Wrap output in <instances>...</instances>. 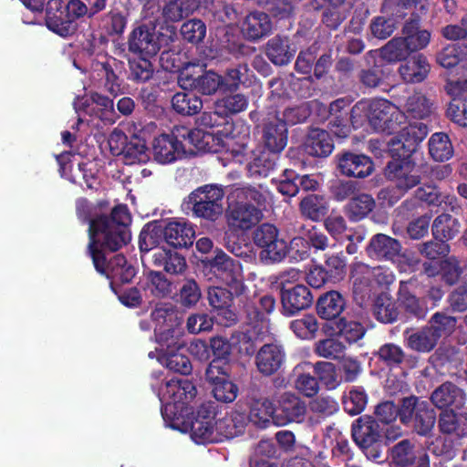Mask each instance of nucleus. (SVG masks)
<instances>
[{"mask_svg":"<svg viewBox=\"0 0 467 467\" xmlns=\"http://www.w3.org/2000/svg\"><path fill=\"white\" fill-rule=\"evenodd\" d=\"M367 395L360 387H353L344 397V408L348 414H359L366 407Z\"/></svg>","mask_w":467,"mask_h":467,"instance_id":"nucleus-60","label":"nucleus"},{"mask_svg":"<svg viewBox=\"0 0 467 467\" xmlns=\"http://www.w3.org/2000/svg\"><path fill=\"white\" fill-rule=\"evenodd\" d=\"M428 276L441 275L448 284H453L460 276L461 270L455 258L450 257L441 262H431L424 265Z\"/></svg>","mask_w":467,"mask_h":467,"instance_id":"nucleus-42","label":"nucleus"},{"mask_svg":"<svg viewBox=\"0 0 467 467\" xmlns=\"http://www.w3.org/2000/svg\"><path fill=\"white\" fill-rule=\"evenodd\" d=\"M131 217L126 205H117L111 213V217L99 216V221L91 223L88 228L89 239L91 234L100 236L105 244L111 250L116 251L130 240L129 225Z\"/></svg>","mask_w":467,"mask_h":467,"instance_id":"nucleus-6","label":"nucleus"},{"mask_svg":"<svg viewBox=\"0 0 467 467\" xmlns=\"http://www.w3.org/2000/svg\"><path fill=\"white\" fill-rule=\"evenodd\" d=\"M410 50L403 37H395L386 44L381 49L382 57L389 62L405 59Z\"/></svg>","mask_w":467,"mask_h":467,"instance_id":"nucleus-57","label":"nucleus"},{"mask_svg":"<svg viewBox=\"0 0 467 467\" xmlns=\"http://www.w3.org/2000/svg\"><path fill=\"white\" fill-rule=\"evenodd\" d=\"M382 429L371 416L359 417L352 425V437L361 449H368L381 438Z\"/></svg>","mask_w":467,"mask_h":467,"instance_id":"nucleus-23","label":"nucleus"},{"mask_svg":"<svg viewBox=\"0 0 467 467\" xmlns=\"http://www.w3.org/2000/svg\"><path fill=\"white\" fill-rule=\"evenodd\" d=\"M303 366L299 365L295 368L296 379H295L294 386L296 389L306 397H313L317 394L319 385L317 379L309 373L301 372Z\"/></svg>","mask_w":467,"mask_h":467,"instance_id":"nucleus-58","label":"nucleus"},{"mask_svg":"<svg viewBox=\"0 0 467 467\" xmlns=\"http://www.w3.org/2000/svg\"><path fill=\"white\" fill-rule=\"evenodd\" d=\"M374 199L366 193L358 194L350 199L346 206V213L353 221L365 218L374 208Z\"/></svg>","mask_w":467,"mask_h":467,"instance_id":"nucleus-49","label":"nucleus"},{"mask_svg":"<svg viewBox=\"0 0 467 467\" xmlns=\"http://www.w3.org/2000/svg\"><path fill=\"white\" fill-rule=\"evenodd\" d=\"M402 33L410 52L423 49L431 40V32L420 27L418 18L408 21L403 26Z\"/></svg>","mask_w":467,"mask_h":467,"instance_id":"nucleus-35","label":"nucleus"},{"mask_svg":"<svg viewBox=\"0 0 467 467\" xmlns=\"http://www.w3.org/2000/svg\"><path fill=\"white\" fill-rule=\"evenodd\" d=\"M275 302L272 296L263 295L254 296L250 304L246 305V312L252 321L263 320L264 317L275 309Z\"/></svg>","mask_w":467,"mask_h":467,"instance_id":"nucleus-52","label":"nucleus"},{"mask_svg":"<svg viewBox=\"0 0 467 467\" xmlns=\"http://www.w3.org/2000/svg\"><path fill=\"white\" fill-rule=\"evenodd\" d=\"M404 107L408 117L414 119L425 120L434 113L432 102L420 92L410 96Z\"/></svg>","mask_w":467,"mask_h":467,"instance_id":"nucleus-39","label":"nucleus"},{"mask_svg":"<svg viewBox=\"0 0 467 467\" xmlns=\"http://www.w3.org/2000/svg\"><path fill=\"white\" fill-rule=\"evenodd\" d=\"M194 66H187L179 75L178 83L183 89H196L203 95H213L219 88H223V78L213 71H208L202 76L193 77L192 68Z\"/></svg>","mask_w":467,"mask_h":467,"instance_id":"nucleus-17","label":"nucleus"},{"mask_svg":"<svg viewBox=\"0 0 467 467\" xmlns=\"http://www.w3.org/2000/svg\"><path fill=\"white\" fill-rule=\"evenodd\" d=\"M460 223L448 213H442L435 218L432 223V234L442 242L452 239L459 232Z\"/></svg>","mask_w":467,"mask_h":467,"instance_id":"nucleus-45","label":"nucleus"},{"mask_svg":"<svg viewBox=\"0 0 467 467\" xmlns=\"http://www.w3.org/2000/svg\"><path fill=\"white\" fill-rule=\"evenodd\" d=\"M374 312L377 318L383 323L394 322L399 315L392 298L385 293L378 296L375 302Z\"/></svg>","mask_w":467,"mask_h":467,"instance_id":"nucleus-55","label":"nucleus"},{"mask_svg":"<svg viewBox=\"0 0 467 467\" xmlns=\"http://www.w3.org/2000/svg\"><path fill=\"white\" fill-rule=\"evenodd\" d=\"M285 352L276 344H265L255 356V365L258 371L265 376L275 373L283 365Z\"/></svg>","mask_w":467,"mask_h":467,"instance_id":"nucleus-27","label":"nucleus"},{"mask_svg":"<svg viewBox=\"0 0 467 467\" xmlns=\"http://www.w3.org/2000/svg\"><path fill=\"white\" fill-rule=\"evenodd\" d=\"M436 336L433 335L432 329L424 328L421 331L411 334L408 338V346L417 351L426 352L433 348L437 342Z\"/></svg>","mask_w":467,"mask_h":467,"instance_id":"nucleus-59","label":"nucleus"},{"mask_svg":"<svg viewBox=\"0 0 467 467\" xmlns=\"http://www.w3.org/2000/svg\"><path fill=\"white\" fill-rule=\"evenodd\" d=\"M405 119V115L386 99L361 100L351 110V120L355 128L361 126L367 120L377 131L397 133L389 142L401 138L400 134L405 127L423 124L422 122L406 124L403 121Z\"/></svg>","mask_w":467,"mask_h":467,"instance_id":"nucleus-3","label":"nucleus"},{"mask_svg":"<svg viewBox=\"0 0 467 467\" xmlns=\"http://www.w3.org/2000/svg\"><path fill=\"white\" fill-rule=\"evenodd\" d=\"M340 172L348 177L365 178L374 170L371 159L364 154L347 151L338 157Z\"/></svg>","mask_w":467,"mask_h":467,"instance_id":"nucleus-24","label":"nucleus"},{"mask_svg":"<svg viewBox=\"0 0 467 467\" xmlns=\"http://www.w3.org/2000/svg\"><path fill=\"white\" fill-rule=\"evenodd\" d=\"M275 410L269 400H257L251 406L249 420L259 428H265L271 420L275 422Z\"/></svg>","mask_w":467,"mask_h":467,"instance_id":"nucleus-43","label":"nucleus"},{"mask_svg":"<svg viewBox=\"0 0 467 467\" xmlns=\"http://www.w3.org/2000/svg\"><path fill=\"white\" fill-rule=\"evenodd\" d=\"M344 345L336 338L329 337L316 343L315 352L322 358L336 359L344 352Z\"/></svg>","mask_w":467,"mask_h":467,"instance_id":"nucleus-63","label":"nucleus"},{"mask_svg":"<svg viewBox=\"0 0 467 467\" xmlns=\"http://www.w3.org/2000/svg\"><path fill=\"white\" fill-rule=\"evenodd\" d=\"M223 197L222 187L205 185L193 191L188 196V202L192 204V212L197 217L214 222L223 213Z\"/></svg>","mask_w":467,"mask_h":467,"instance_id":"nucleus-10","label":"nucleus"},{"mask_svg":"<svg viewBox=\"0 0 467 467\" xmlns=\"http://www.w3.org/2000/svg\"><path fill=\"white\" fill-rule=\"evenodd\" d=\"M439 427L443 433L467 436V413L456 414L452 410H446L440 416Z\"/></svg>","mask_w":467,"mask_h":467,"instance_id":"nucleus-41","label":"nucleus"},{"mask_svg":"<svg viewBox=\"0 0 467 467\" xmlns=\"http://www.w3.org/2000/svg\"><path fill=\"white\" fill-rule=\"evenodd\" d=\"M410 283H400L399 297L400 304L414 316L418 317H423L427 312L428 307L424 302L420 301L414 295L410 292Z\"/></svg>","mask_w":467,"mask_h":467,"instance_id":"nucleus-56","label":"nucleus"},{"mask_svg":"<svg viewBox=\"0 0 467 467\" xmlns=\"http://www.w3.org/2000/svg\"><path fill=\"white\" fill-rule=\"evenodd\" d=\"M163 236L165 242L173 247H187L192 244L195 231L186 221L174 220L166 224Z\"/></svg>","mask_w":467,"mask_h":467,"instance_id":"nucleus-28","label":"nucleus"},{"mask_svg":"<svg viewBox=\"0 0 467 467\" xmlns=\"http://www.w3.org/2000/svg\"><path fill=\"white\" fill-rule=\"evenodd\" d=\"M286 38L280 36H275L271 38L267 43L266 55L268 58L275 65L287 64L295 50H290Z\"/></svg>","mask_w":467,"mask_h":467,"instance_id":"nucleus-47","label":"nucleus"},{"mask_svg":"<svg viewBox=\"0 0 467 467\" xmlns=\"http://www.w3.org/2000/svg\"><path fill=\"white\" fill-rule=\"evenodd\" d=\"M290 328L295 335L302 339H310L314 337L318 330V324L314 316H305L300 319L291 322Z\"/></svg>","mask_w":467,"mask_h":467,"instance_id":"nucleus-61","label":"nucleus"},{"mask_svg":"<svg viewBox=\"0 0 467 467\" xmlns=\"http://www.w3.org/2000/svg\"><path fill=\"white\" fill-rule=\"evenodd\" d=\"M430 72L427 58L420 54L414 56L400 67V74L404 81L419 83L425 79Z\"/></svg>","mask_w":467,"mask_h":467,"instance_id":"nucleus-33","label":"nucleus"},{"mask_svg":"<svg viewBox=\"0 0 467 467\" xmlns=\"http://www.w3.org/2000/svg\"><path fill=\"white\" fill-rule=\"evenodd\" d=\"M197 9V0H171L164 5L162 15L168 21L178 22Z\"/></svg>","mask_w":467,"mask_h":467,"instance_id":"nucleus-44","label":"nucleus"},{"mask_svg":"<svg viewBox=\"0 0 467 467\" xmlns=\"http://www.w3.org/2000/svg\"><path fill=\"white\" fill-rule=\"evenodd\" d=\"M152 320L156 323L154 331L159 343L160 333L171 337L169 330L179 329L177 327V314L171 305L161 304L151 313Z\"/></svg>","mask_w":467,"mask_h":467,"instance_id":"nucleus-32","label":"nucleus"},{"mask_svg":"<svg viewBox=\"0 0 467 467\" xmlns=\"http://www.w3.org/2000/svg\"><path fill=\"white\" fill-rule=\"evenodd\" d=\"M329 210L328 200L323 195L309 194L300 202L302 215L314 222L321 220Z\"/></svg>","mask_w":467,"mask_h":467,"instance_id":"nucleus-38","label":"nucleus"},{"mask_svg":"<svg viewBox=\"0 0 467 467\" xmlns=\"http://www.w3.org/2000/svg\"><path fill=\"white\" fill-rule=\"evenodd\" d=\"M427 133L426 124L410 125L402 129L401 138L389 142V150L393 160L389 162L386 174L403 192L420 182V169L410 160V156Z\"/></svg>","mask_w":467,"mask_h":467,"instance_id":"nucleus-2","label":"nucleus"},{"mask_svg":"<svg viewBox=\"0 0 467 467\" xmlns=\"http://www.w3.org/2000/svg\"><path fill=\"white\" fill-rule=\"evenodd\" d=\"M205 377L212 386V392L216 400L230 403L236 399L239 389L229 379V371L225 364L221 365L218 360H213L206 369Z\"/></svg>","mask_w":467,"mask_h":467,"instance_id":"nucleus-13","label":"nucleus"},{"mask_svg":"<svg viewBox=\"0 0 467 467\" xmlns=\"http://www.w3.org/2000/svg\"><path fill=\"white\" fill-rule=\"evenodd\" d=\"M171 103L174 110L182 115H194L202 107L201 99L192 93H176Z\"/></svg>","mask_w":467,"mask_h":467,"instance_id":"nucleus-51","label":"nucleus"},{"mask_svg":"<svg viewBox=\"0 0 467 467\" xmlns=\"http://www.w3.org/2000/svg\"><path fill=\"white\" fill-rule=\"evenodd\" d=\"M152 260L156 265L163 266L167 273L173 275L182 274L186 268L184 257L177 252L164 247L154 251Z\"/></svg>","mask_w":467,"mask_h":467,"instance_id":"nucleus-37","label":"nucleus"},{"mask_svg":"<svg viewBox=\"0 0 467 467\" xmlns=\"http://www.w3.org/2000/svg\"><path fill=\"white\" fill-rule=\"evenodd\" d=\"M204 275L208 280L218 279L234 290L236 296L244 291L243 269L239 261L217 251L215 256L204 262Z\"/></svg>","mask_w":467,"mask_h":467,"instance_id":"nucleus-9","label":"nucleus"},{"mask_svg":"<svg viewBox=\"0 0 467 467\" xmlns=\"http://www.w3.org/2000/svg\"><path fill=\"white\" fill-rule=\"evenodd\" d=\"M234 290H226L220 286L208 289V301L214 311L216 320L223 327H229L236 321V314L232 308V296Z\"/></svg>","mask_w":467,"mask_h":467,"instance_id":"nucleus-20","label":"nucleus"},{"mask_svg":"<svg viewBox=\"0 0 467 467\" xmlns=\"http://www.w3.org/2000/svg\"><path fill=\"white\" fill-rule=\"evenodd\" d=\"M338 410V405L330 397H319L309 402V410L313 414L309 418L312 424L320 422L321 420L334 414Z\"/></svg>","mask_w":467,"mask_h":467,"instance_id":"nucleus-50","label":"nucleus"},{"mask_svg":"<svg viewBox=\"0 0 467 467\" xmlns=\"http://www.w3.org/2000/svg\"><path fill=\"white\" fill-rule=\"evenodd\" d=\"M152 389L161 403V415L165 424L181 432H190L197 444L218 442L215 421L207 406H202L197 416L193 410L197 406L196 387L188 379L163 378L162 372L153 374Z\"/></svg>","mask_w":467,"mask_h":467,"instance_id":"nucleus-1","label":"nucleus"},{"mask_svg":"<svg viewBox=\"0 0 467 467\" xmlns=\"http://www.w3.org/2000/svg\"><path fill=\"white\" fill-rule=\"evenodd\" d=\"M248 106V100L242 94L227 96L215 102V108L223 114H234L244 110Z\"/></svg>","mask_w":467,"mask_h":467,"instance_id":"nucleus-62","label":"nucleus"},{"mask_svg":"<svg viewBox=\"0 0 467 467\" xmlns=\"http://www.w3.org/2000/svg\"><path fill=\"white\" fill-rule=\"evenodd\" d=\"M400 417L404 423L414 420V427L420 435L428 434L433 428L436 420L435 411L429 407L426 401L416 397L403 400Z\"/></svg>","mask_w":467,"mask_h":467,"instance_id":"nucleus-12","label":"nucleus"},{"mask_svg":"<svg viewBox=\"0 0 467 467\" xmlns=\"http://www.w3.org/2000/svg\"><path fill=\"white\" fill-rule=\"evenodd\" d=\"M299 109H288L284 113L285 121L276 119L274 122L265 125L264 140L267 151L274 154L283 150L286 145V124H295L306 119V114L298 116Z\"/></svg>","mask_w":467,"mask_h":467,"instance_id":"nucleus-14","label":"nucleus"},{"mask_svg":"<svg viewBox=\"0 0 467 467\" xmlns=\"http://www.w3.org/2000/svg\"><path fill=\"white\" fill-rule=\"evenodd\" d=\"M127 164L144 163L149 160V152L144 140L132 137L122 153Z\"/></svg>","mask_w":467,"mask_h":467,"instance_id":"nucleus-53","label":"nucleus"},{"mask_svg":"<svg viewBox=\"0 0 467 467\" xmlns=\"http://www.w3.org/2000/svg\"><path fill=\"white\" fill-rule=\"evenodd\" d=\"M181 34L184 40L190 43H199L206 35V26L200 19H191L182 24Z\"/></svg>","mask_w":467,"mask_h":467,"instance_id":"nucleus-64","label":"nucleus"},{"mask_svg":"<svg viewBox=\"0 0 467 467\" xmlns=\"http://www.w3.org/2000/svg\"><path fill=\"white\" fill-rule=\"evenodd\" d=\"M106 249L111 251L105 244L104 240H101L99 234H91L88 251L96 270L108 278H116L124 283L131 281L136 275L135 268L128 265L125 257L121 254H117L108 261Z\"/></svg>","mask_w":467,"mask_h":467,"instance_id":"nucleus-7","label":"nucleus"},{"mask_svg":"<svg viewBox=\"0 0 467 467\" xmlns=\"http://www.w3.org/2000/svg\"><path fill=\"white\" fill-rule=\"evenodd\" d=\"M391 462L395 467H429V457L421 450H413L407 441H402L391 451Z\"/></svg>","mask_w":467,"mask_h":467,"instance_id":"nucleus-25","label":"nucleus"},{"mask_svg":"<svg viewBox=\"0 0 467 467\" xmlns=\"http://www.w3.org/2000/svg\"><path fill=\"white\" fill-rule=\"evenodd\" d=\"M60 166L59 171L62 177L71 182H79L85 163L78 161L75 156L69 152H64L57 157Z\"/></svg>","mask_w":467,"mask_h":467,"instance_id":"nucleus-48","label":"nucleus"},{"mask_svg":"<svg viewBox=\"0 0 467 467\" xmlns=\"http://www.w3.org/2000/svg\"><path fill=\"white\" fill-rule=\"evenodd\" d=\"M267 195V192L251 186L234 189L226 213L229 227L247 231L256 225L263 218L262 207Z\"/></svg>","mask_w":467,"mask_h":467,"instance_id":"nucleus-5","label":"nucleus"},{"mask_svg":"<svg viewBox=\"0 0 467 467\" xmlns=\"http://www.w3.org/2000/svg\"><path fill=\"white\" fill-rule=\"evenodd\" d=\"M445 88L451 97L447 109L448 117L456 124L467 127V80L449 79Z\"/></svg>","mask_w":467,"mask_h":467,"instance_id":"nucleus-19","label":"nucleus"},{"mask_svg":"<svg viewBox=\"0 0 467 467\" xmlns=\"http://www.w3.org/2000/svg\"><path fill=\"white\" fill-rule=\"evenodd\" d=\"M334 149L333 140L327 131L313 129L306 142V151L315 157H327Z\"/></svg>","mask_w":467,"mask_h":467,"instance_id":"nucleus-34","label":"nucleus"},{"mask_svg":"<svg viewBox=\"0 0 467 467\" xmlns=\"http://www.w3.org/2000/svg\"><path fill=\"white\" fill-rule=\"evenodd\" d=\"M275 165V155L266 150L257 149L253 151L248 162V171L254 177H266Z\"/></svg>","mask_w":467,"mask_h":467,"instance_id":"nucleus-40","label":"nucleus"},{"mask_svg":"<svg viewBox=\"0 0 467 467\" xmlns=\"http://www.w3.org/2000/svg\"><path fill=\"white\" fill-rule=\"evenodd\" d=\"M275 424L284 426L290 422H302L306 413V403L296 394L284 392L277 399Z\"/></svg>","mask_w":467,"mask_h":467,"instance_id":"nucleus-18","label":"nucleus"},{"mask_svg":"<svg viewBox=\"0 0 467 467\" xmlns=\"http://www.w3.org/2000/svg\"><path fill=\"white\" fill-rule=\"evenodd\" d=\"M429 152L436 161H448L453 155L452 144L446 133L437 132L429 140Z\"/></svg>","mask_w":467,"mask_h":467,"instance_id":"nucleus-46","label":"nucleus"},{"mask_svg":"<svg viewBox=\"0 0 467 467\" xmlns=\"http://www.w3.org/2000/svg\"><path fill=\"white\" fill-rule=\"evenodd\" d=\"M169 41L170 36L158 31L152 23H147L139 25L131 31L128 44L130 51L151 57Z\"/></svg>","mask_w":467,"mask_h":467,"instance_id":"nucleus-11","label":"nucleus"},{"mask_svg":"<svg viewBox=\"0 0 467 467\" xmlns=\"http://www.w3.org/2000/svg\"><path fill=\"white\" fill-rule=\"evenodd\" d=\"M159 333V347L156 348V353L150 352L149 357L150 358H157L159 362L170 370L184 375L190 374L192 367L183 353L185 347L182 340V330L172 329L171 337H166L163 333Z\"/></svg>","mask_w":467,"mask_h":467,"instance_id":"nucleus-8","label":"nucleus"},{"mask_svg":"<svg viewBox=\"0 0 467 467\" xmlns=\"http://www.w3.org/2000/svg\"><path fill=\"white\" fill-rule=\"evenodd\" d=\"M401 245L396 239L383 234H375L367 247L369 257L375 259H386L392 262L401 257Z\"/></svg>","mask_w":467,"mask_h":467,"instance_id":"nucleus-26","label":"nucleus"},{"mask_svg":"<svg viewBox=\"0 0 467 467\" xmlns=\"http://www.w3.org/2000/svg\"><path fill=\"white\" fill-rule=\"evenodd\" d=\"M175 127L171 134L162 133L154 137L151 150L154 160L161 164H169L182 159L187 152L186 145L177 134Z\"/></svg>","mask_w":467,"mask_h":467,"instance_id":"nucleus-16","label":"nucleus"},{"mask_svg":"<svg viewBox=\"0 0 467 467\" xmlns=\"http://www.w3.org/2000/svg\"><path fill=\"white\" fill-rule=\"evenodd\" d=\"M431 402L439 409L461 408L465 402V395L461 389L451 382L438 387L431 396Z\"/></svg>","mask_w":467,"mask_h":467,"instance_id":"nucleus-29","label":"nucleus"},{"mask_svg":"<svg viewBox=\"0 0 467 467\" xmlns=\"http://www.w3.org/2000/svg\"><path fill=\"white\" fill-rule=\"evenodd\" d=\"M345 305V299L338 292L329 291L319 297L317 311L321 318L333 319L342 313Z\"/></svg>","mask_w":467,"mask_h":467,"instance_id":"nucleus-36","label":"nucleus"},{"mask_svg":"<svg viewBox=\"0 0 467 467\" xmlns=\"http://www.w3.org/2000/svg\"><path fill=\"white\" fill-rule=\"evenodd\" d=\"M74 108L78 113L82 110L89 115H96L102 120L110 123L115 121L114 104L105 96L96 93L90 97L77 98Z\"/></svg>","mask_w":467,"mask_h":467,"instance_id":"nucleus-21","label":"nucleus"},{"mask_svg":"<svg viewBox=\"0 0 467 467\" xmlns=\"http://www.w3.org/2000/svg\"><path fill=\"white\" fill-rule=\"evenodd\" d=\"M287 254L288 244L285 240L280 238L260 249L259 258L265 264H275L282 262Z\"/></svg>","mask_w":467,"mask_h":467,"instance_id":"nucleus-54","label":"nucleus"},{"mask_svg":"<svg viewBox=\"0 0 467 467\" xmlns=\"http://www.w3.org/2000/svg\"><path fill=\"white\" fill-rule=\"evenodd\" d=\"M46 25L47 28L62 37L72 36L77 23L66 16L62 0H48L47 3Z\"/></svg>","mask_w":467,"mask_h":467,"instance_id":"nucleus-22","label":"nucleus"},{"mask_svg":"<svg viewBox=\"0 0 467 467\" xmlns=\"http://www.w3.org/2000/svg\"><path fill=\"white\" fill-rule=\"evenodd\" d=\"M232 124H226L222 130L205 131L202 129L190 130L184 126H177V135L182 140L192 145L199 151L229 152L237 162H242V155L245 150L246 135L237 138L231 134Z\"/></svg>","mask_w":467,"mask_h":467,"instance_id":"nucleus-4","label":"nucleus"},{"mask_svg":"<svg viewBox=\"0 0 467 467\" xmlns=\"http://www.w3.org/2000/svg\"><path fill=\"white\" fill-rule=\"evenodd\" d=\"M214 421L215 434L219 441H222L223 439H232L243 433L247 418L244 413L234 410L230 415Z\"/></svg>","mask_w":467,"mask_h":467,"instance_id":"nucleus-31","label":"nucleus"},{"mask_svg":"<svg viewBox=\"0 0 467 467\" xmlns=\"http://www.w3.org/2000/svg\"><path fill=\"white\" fill-rule=\"evenodd\" d=\"M300 273L296 269H290L282 276V305L286 315L292 316L296 312L307 308L313 302V296L309 289L304 285H296L286 288L285 283L290 279H297Z\"/></svg>","mask_w":467,"mask_h":467,"instance_id":"nucleus-15","label":"nucleus"},{"mask_svg":"<svg viewBox=\"0 0 467 467\" xmlns=\"http://www.w3.org/2000/svg\"><path fill=\"white\" fill-rule=\"evenodd\" d=\"M272 22L264 12H252L246 16L242 24V33L251 40L260 39L272 31Z\"/></svg>","mask_w":467,"mask_h":467,"instance_id":"nucleus-30","label":"nucleus"}]
</instances>
